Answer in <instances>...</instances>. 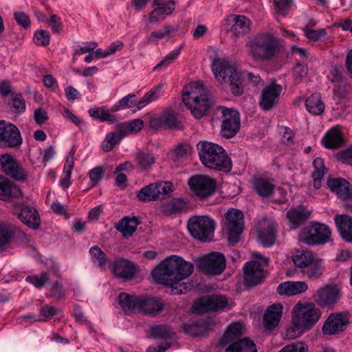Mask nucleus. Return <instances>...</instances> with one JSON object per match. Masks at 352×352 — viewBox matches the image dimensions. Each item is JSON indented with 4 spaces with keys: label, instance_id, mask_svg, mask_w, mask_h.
I'll return each instance as SVG.
<instances>
[{
    "label": "nucleus",
    "instance_id": "nucleus-30",
    "mask_svg": "<svg viewBox=\"0 0 352 352\" xmlns=\"http://www.w3.org/2000/svg\"><path fill=\"white\" fill-rule=\"evenodd\" d=\"M253 186L257 194L263 198L271 196L274 193L275 188L273 179L263 177L254 178Z\"/></svg>",
    "mask_w": 352,
    "mask_h": 352
},
{
    "label": "nucleus",
    "instance_id": "nucleus-27",
    "mask_svg": "<svg viewBox=\"0 0 352 352\" xmlns=\"http://www.w3.org/2000/svg\"><path fill=\"white\" fill-rule=\"evenodd\" d=\"M283 305L280 303H274L266 309L263 317V325L267 329L276 327L282 317Z\"/></svg>",
    "mask_w": 352,
    "mask_h": 352
},
{
    "label": "nucleus",
    "instance_id": "nucleus-35",
    "mask_svg": "<svg viewBox=\"0 0 352 352\" xmlns=\"http://www.w3.org/2000/svg\"><path fill=\"white\" fill-rule=\"evenodd\" d=\"M187 202L182 198H175L164 202L161 207V211L165 215L169 216L182 212L186 207Z\"/></svg>",
    "mask_w": 352,
    "mask_h": 352
},
{
    "label": "nucleus",
    "instance_id": "nucleus-50",
    "mask_svg": "<svg viewBox=\"0 0 352 352\" xmlns=\"http://www.w3.org/2000/svg\"><path fill=\"white\" fill-rule=\"evenodd\" d=\"M182 46L175 49L174 50L169 52L165 57H164L154 67L156 70L160 68H166L171 65L179 56L181 53Z\"/></svg>",
    "mask_w": 352,
    "mask_h": 352
},
{
    "label": "nucleus",
    "instance_id": "nucleus-49",
    "mask_svg": "<svg viewBox=\"0 0 352 352\" xmlns=\"http://www.w3.org/2000/svg\"><path fill=\"white\" fill-rule=\"evenodd\" d=\"M192 152V147L189 144H180L177 145L170 153V158L174 162L187 158Z\"/></svg>",
    "mask_w": 352,
    "mask_h": 352
},
{
    "label": "nucleus",
    "instance_id": "nucleus-31",
    "mask_svg": "<svg viewBox=\"0 0 352 352\" xmlns=\"http://www.w3.org/2000/svg\"><path fill=\"white\" fill-rule=\"evenodd\" d=\"M21 195V189L7 178L0 175V199L18 197Z\"/></svg>",
    "mask_w": 352,
    "mask_h": 352
},
{
    "label": "nucleus",
    "instance_id": "nucleus-64",
    "mask_svg": "<svg viewBox=\"0 0 352 352\" xmlns=\"http://www.w3.org/2000/svg\"><path fill=\"white\" fill-rule=\"evenodd\" d=\"M336 157L342 163L352 165V146L338 153Z\"/></svg>",
    "mask_w": 352,
    "mask_h": 352
},
{
    "label": "nucleus",
    "instance_id": "nucleus-33",
    "mask_svg": "<svg viewBox=\"0 0 352 352\" xmlns=\"http://www.w3.org/2000/svg\"><path fill=\"white\" fill-rule=\"evenodd\" d=\"M149 16V21L151 23H157L160 21L164 20L166 16L170 14L175 10V2L173 1H169L166 4H161L157 6Z\"/></svg>",
    "mask_w": 352,
    "mask_h": 352
},
{
    "label": "nucleus",
    "instance_id": "nucleus-41",
    "mask_svg": "<svg viewBox=\"0 0 352 352\" xmlns=\"http://www.w3.org/2000/svg\"><path fill=\"white\" fill-rule=\"evenodd\" d=\"M316 257L310 251L297 250L292 256V261L297 267L304 270Z\"/></svg>",
    "mask_w": 352,
    "mask_h": 352
},
{
    "label": "nucleus",
    "instance_id": "nucleus-37",
    "mask_svg": "<svg viewBox=\"0 0 352 352\" xmlns=\"http://www.w3.org/2000/svg\"><path fill=\"white\" fill-rule=\"evenodd\" d=\"M323 270L324 266L322 259L316 257L314 261L302 270V272L309 279L316 280L322 276Z\"/></svg>",
    "mask_w": 352,
    "mask_h": 352
},
{
    "label": "nucleus",
    "instance_id": "nucleus-53",
    "mask_svg": "<svg viewBox=\"0 0 352 352\" xmlns=\"http://www.w3.org/2000/svg\"><path fill=\"white\" fill-rule=\"evenodd\" d=\"M120 142V138L118 137L116 133H110L102 142V150L107 152L110 151Z\"/></svg>",
    "mask_w": 352,
    "mask_h": 352
},
{
    "label": "nucleus",
    "instance_id": "nucleus-39",
    "mask_svg": "<svg viewBox=\"0 0 352 352\" xmlns=\"http://www.w3.org/2000/svg\"><path fill=\"white\" fill-rule=\"evenodd\" d=\"M160 191L157 188V182L151 184L142 188L138 193V198L140 201H150L160 199Z\"/></svg>",
    "mask_w": 352,
    "mask_h": 352
},
{
    "label": "nucleus",
    "instance_id": "nucleus-29",
    "mask_svg": "<svg viewBox=\"0 0 352 352\" xmlns=\"http://www.w3.org/2000/svg\"><path fill=\"white\" fill-rule=\"evenodd\" d=\"M322 142L324 147L334 149L342 146L344 140L341 127L336 126L329 129L323 138Z\"/></svg>",
    "mask_w": 352,
    "mask_h": 352
},
{
    "label": "nucleus",
    "instance_id": "nucleus-17",
    "mask_svg": "<svg viewBox=\"0 0 352 352\" xmlns=\"http://www.w3.org/2000/svg\"><path fill=\"white\" fill-rule=\"evenodd\" d=\"M258 237L265 247L272 246L276 238V226L272 219H263L257 224Z\"/></svg>",
    "mask_w": 352,
    "mask_h": 352
},
{
    "label": "nucleus",
    "instance_id": "nucleus-56",
    "mask_svg": "<svg viewBox=\"0 0 352 352\" xmlns=\"http://www.w3.org/2000/svg\"><path fill=\"white\" fill-rule=\"evenodd\" d=\"M307 67L302 63H297L294 67L293 76L295 82L298 83L302 81L303 78L307 74Z\"/></svg>",
    "mask_w": 352,
    "mask_h": 352
},
{
    "label": "nucleus",
    "instance_id": "nucleus-18",
    "mask_svg": "<svg viewBox=\"0 0 352 352\" xmlns=\"http://www.w3.org/2000/svg\"><path fill=\"white\" fill-rule=\"evenodd\" d=\"M244 279L246 285L255 286L260 284L265 278L263 267L261 263L251 261L243 267Z\"/></svg>",
    "mask_w": 352,
    "mask_h": 352
},
{
    "label": "nucleus",
    "instance_id": "nucleus-8",
    "mask_svg": "<svg viewBox=\"0 0 352 352\" xmlns=\"http://www.w3.org/2000/svg\"><path fill=\"white\" fill-rule=\"evenodd\" d=\"M331 231L325 224L315 223L304 228L300 240L309 245H322L331 241Z\"/></svg>",
    "mask_w": 352,
    "mask_h": 352
},
{
    "label": "nucleus",
    "instance_id": "nucleus-6",
    "mask_svg": "<svg viewBox=\"0 0 352 352\" xmlns=\"http://www.w3.org/2000/svg\"><path fill=\"white\" fill-rule=\"evenodd\" d=\"M278 46V41L273 35L261 34L250 43V53L255 60H267L274 56Z\"/></svg>",
    "mask_w": 352,
    "mask_h": 352
},
{
    "label": "nucleus",
    "instance_id": "nucleus-43",
    "mask_svg": "<svg viewBox=\"0 0 352 352\" xmlns=\"http://www.w3.org/2000/svg\"><path fill=\"white\" fill-rule=\"evenodd\" d=\"M162 85H157L156 87L151 89L147 92L142 99L138 101L136 108L138 110L143 109L148 104L157 100L162 96Z\"/></svg>",
    "mask_w": 352,
    "mask_h": 352
},
{
    "label": "nucleus",
    "instance_id": "nucleus-45",
    "mask_svg": "<svg viewBox=\"0 0 352 352\" xmlns=\"http://www.w3.org/2000/svg\"><path fill=\"white\" fill-rule=\"evenodd\" d=\"M16 227L11 223L0 222V248L8 244L16 233Z\"/></svg>",
    "mask_w": 352,
    "mask_h": 352
},
{
    "label": "nucleus",
    "instance_id": "nucleus-14",
    "mask_svg": "<svg viewBox=\"0 0 352 352\" xmlns=\"http://www.w3.org/2000/svg\"><path fill=\"white\" fill-rule=\"evenodd\" d=\"M0 165L3 172L7 175L17 181H25L28 173L10 154H3L0 156Z\"/></svg>",
    "mask_w": 352,
    "mask_h": 352
},
{
    "label": "nucleus",
    "instance_id": "nucleus-48",
    "mask_svg": "<svg viewBox=\"0 0 352 352\" xmlns=\"http://www.w3.org/2000/svg\"><path fill=\"white\" fill-rule=\"evenodd\" d=\"M89 113L93 118L102 122L107 121L112 124L116 120V116L111 114L109 110L105 109L104 107L90 109Z\"/></svg>",
    "mask_w": 352,
    "mask_h": 352
},
{
    "label": "nucleus",
    "instance_id": "nucleus-61",
    "mask_svg": "<svg viewBox=\"0 0 352 352\" xmlns=\"http://www.w3.org/2000/svg\"><path fill=\"white\" fill-rule=\"evenodd\" d=\"M351 90V86L346 82H344L336 86L333 89V92L335 96H338V98H345L348 96Z\"/></svg>",
    "mask_w": 352,
    "mask_h": 352
},
{
    "label": "nucleus",
    "instance_id": "nucleus-26",
    "mask_svg": "<svg viewBox=\"0 0 352 352\" xmlns=\"http://www.w3.org/2000/svg\"><path fill=\"white\" fill-rule=\"evenodd\" d=\"M245 333L243 324L240 322L230 324L223 336L221 337L219 344L222 346H228L232 343L239 342L242 340L241 336Z\"/></svg>",
    "mask_w": 352,
    "mask_h": 352
},
{
    "label": "nucleus",
    "instance_id": "nucleus-55",
    "mask_svg": "<svg viewBox=\"0 0 352 352\" xmlns=\"http://www.w3.org/2000/svg\"><path fill=\"white\" fill-rule=\"evenodd\" d=\"M26 280L32 284L34 287L41 288L43 287L46 283L49 282L50 277L47 273H43L40 276H28L26 277Z\"/></svg>",
    "mask_w": 352,
    "mask_h": 352
},
{
    "label": "nucleus",
    "instance_id": "nucleus-13",
    "mask_svg": "<svg viewBox=\"0 0 352 352\" xmlns=\"http://www.w3.org/2000/svg\"><path fill=\"white\" fill-rule=\"evenodd\" d=\"M22 144L19 129L13 124L0 120V144L3 147L16 148Z\"/></svg>",
    "mask_w": 352,
    "mask_h": 352
},
{
    "label": "nucleus",
    "instance_id": "nucleus-20",
    "mask_svg": "<svg viewBox=\"0 0 352 352\" xmlns=\"http://www.w3.org/2000/svg\"><path fill=\"white\" fill-rule=\"evenodd\" d=\"M227 24L230 25L229 32L232 37L243 36L250 30V20L243 15L232 14L226 20Z\"/></svg>",
    "mask_w": 352,
    "mask_h": 352
},
{
    "label": "nucleus",
    "instance_id": "nucleus-60",
    "mask_svg": "<svg viewBox=\"0 0 352 352\" xmlns=\"http://www.w3.org/2000/svg\"><path fill=\"white\" fill-rule=\"evenodd\" d=\"M34 38L35 43L38 45L47 46L50 43V34L46 30L36 31Z\"/></svg>",
    "mask_w": 352,
    "mask_h": 352
},
{
    "label": "nucleus",
    "instance_id": "nucleus-59",
    "mask_svg": "<svg viewBox=\"0 0 352 352\" xmlns=\"http://www.w3.org/2000/svg\"><path fill=\"white\" fill-rule=\"evenodd\" d=\"M157 184L161 196L160 199L166 198L173 191V184L171 182H157Z\"/></svg>",
    "mask_w": 352,
    "mask_h": 352
},
{
    "label": "nucleus",
    "instance_id": "nucleus-4",
    "mask_svg": "<svg viewBox=\"0 0 352 352\" xmlns=\"http://www.w3.org/2000/svg\"><path fill=\"white\" fill-rule=\"evenodd\" d=\"M197 149L200 160L206 167L226 173L231 170L232 161L222 146L210 142H200Z\"/></svg>",
    "mask_w": 352,
    "mask_h": 352
},
{
    "label": "nucleus",
    "instance_id": "nucleus-63",
    "mask_svg": "<svg viewBox=\"0 0 352 352\" xmlns=\"http://www.w3.org/2000/svg\"><path fill=\"white\" fill-rule=\"evenodd\" d=\"M307 346L300 342L284 346L279 352H307Z\"/></svg>",
    "mask_w": 352,
    "mask_h": 352
},
{
    "label": "nucleus",
    "instance_id": "nucleus-58",
    "mask_svg": "<svg viewBox=\"0 0 352 352\" xmlns=\"http://www.w3.org/2000/svg\"><path fill=\"white\" fill-rule=\"evenodd\" d=\"M65 293L61 283L56 281L52 285L50 296L55 300L58 301L65 297Z\"/></svg>",
    "mask_w": 352,
    "mask_h": 352
},
{
    "label": "nucleus",
    "instance_id": "nucleus-15",
    "mask_svg": "<svg viewBox=\"0 0 352 352\" xmlns=\"http://www.w3.org/2000/svg\"><path fill=\"white\" fill-rule=\"evenodd\" d=\"M228 303V298L224 296L210 295L201 298L192 308L195 313H204L222 309L227 306Z\"/></svg>",
    "mask_w": 352,
    "mask_h": 352
},
{
    "label": "nucleus",
    "instance_id": "nucleus-19",
    "mask_svg": "<svg viewBox=\"0 0 352 352\" xmlns=\"http://www.w3.org/2000/svg\"><path fill=\"white\" fill-rule=\"evenodd\" d=\"M282 91V86L272 82L263 88L259 104L263 110H270L274 107Z\"/></svg>",
    "mask_w": 352,
    "mask_h": 352
},
{
    "label": "nucleus",
    "instance_id": "nucleus-52",
    "mask_svg": "<svg viewBox=\"0 0 352 352\" xmlns=\"http://www.w3.org/2000/svg\"><path fill=\"white\" fill-rule=\"evenodd\" d=\"M58 314V309L50 305H45L40 310L39 318L35 321L45 322Z\"/></svg>",
    "mask_w": 352,
    "mask_h": 352
},
{
    "label": "nucleus",
    "instance_id": "nucleus-38",
    "mask_svg": "<svg viewBox=\"0 0 352 352\" xmlns=\"http://www.w3.org/2000/svg\"><path fill=\"white\" fill-rule=\"evenodd\" d=\"M226 352H257L255 343L248 338H243L239 342L230 344Z\"/></svg>",
    "mask_w": 352,
    "mask_h": 352
},
{
    "label": "nucleus",
    "instance_id": "nucleus-10",
    "mask_svg": "<svg viewBox=\"0 0 352 352\" xmlns=\"http://www.w3.org/2000/svg\"><path fill=\"white\" fill-rule=\"evenodd\" d=\"M188 184L190 190L201 199L210 197L217 188V182L214 179L202 175L191 177Z\"/></svg>",
    "mask_w": 352,
    "mask_h": 352
},
{
    "label": "nucleus",
    "instance_id": "nucleus-21",
    "mask_svg": "<svg viewBox=\"0 0 352 352\" xmlns=\"http://www.w3.org/2000/svg\"><path fill=\"white\" fill-rule=\"evenodd\" d=\"M13 213L24 224L32 229H37L40 226L39 214L36 210L32 207L21 205L14 208Z\"/></svg>",
    "mask_w": 352,
    "mask_h": 352
},
{
    "label": "nucleus",
    "instance_id": "nucleus-34",
    "mask_svg": "<svg viewBox=\"0 0 352 352\" xmlns=\"http://www.w3.org/2000/svg\"><path fill=\"white\" fill-rule=\"evenodd\" d=\"M310 212L302 207L292 208L287 212V218L292 225V228H296L309 219Z\"/></svg>",
    "mask_w": 352,
    "mask_h": 352
},
{
    "label": "nucleus",
    "instance_id": "nucleus-1",
    "mask_svg": "<svg viewBox=\"0 0 352 352\" xmlns=\"http://www.w3.org/2000/svg\"><path fill=\"white\" fill-rule=\"evenodd\" d=\"M193 269L190 262L173 255L162 261L152 271V275L157 283L168 286L170 292L177 295L185 293L190 288V285L183 280L192 274Z\"/></svg>",
    "mask_w": 352,
    "mask_h": 352
},
{
    "label": "nucleus",
    "instance_id": "nucleus-5",
    "mask_svg": "<svg viewBox=\"0 0 352 352\" xmlns=\"http://www.w3.org/2000/svg\"><path fill=\"white\" fill-rule=\"evenodd\" d=\"M212 72L217 80L229 86L234 96L243 93L241 74L228 60L216 58L212 64Z\"/></svg>",
    "mask_w": 352,
    "mask_h": 352
},
{
    "label": "nucleus",
    "instance_id": "nucleus-40",
    "mask_svg": "<svg viewBox=\"0 0 352 352\" xmlns=\"http://www.w3.org/2000/svg\"><path fill=\"white\" fill-rule=\"evenodd\" d=\"M178 28L170 24L164 25L160 30L152 32L147 37L148 43L157 44L160 40L166 37H170V34L176 32Z\"/></svg>",
    "mask_w": 352,
    "mask_h": 352
},
{
    "label": "nucleus",
    "instance_id": "nucleus-11",
    "mask_svg": "<svg viewBox=\"0 0 352 352\" xmlns=\"http://www.w3.org/2000/svg\"><path fill=\"white\" fill-rule=\"evenodd\" d=\"M222 115L221 133L223 137L231 138L234 137L240 128V118L237 111L225 107H219Z\"/></svg>",
    "mask_w": 352,
    "mask_h": 352
},
{
    "label": "nucleus",
    "instance_id": "nucleus-54",
    "mask_svg": "<svg viewBox=\"0 0 352 352\" xmlns=\"http://www.w3.org/2000/svg\"><path fill=\"white\" fill-rule=\"evenodd\" d=\"M313 165L315 170L312 173V177L322 179L327 172V168L324 167L323 160L320 157L315 159Z\"/></svg>",
    "mask_w": 352,
    "mask_h": 352
},
{
    "label": "nucleus",
    "instance_id": "nucleus-42",
    "mask_svg": "<svg viewBox=\"0 0 352 352\" xmlns=\"http://www.w3.org/2000/svg\"><path fill=\"white\" fill-rule=\"evenodd\" d=\"M140 297L122 292L119 295V304L125 311H132L134 309L138 310Z\"/></svg>",
    "mask_w": 352,
    "mask_h": 352
},
{
    "label": "nucleus",
    "instance_id": "nucleus-24",
    "mask_svg": "<svg viewBox=\"0 0 352 352\" xmlns=\"http://www.w3.org/2000/svg\"><path fill=\"white\" fill-rule=\"evenodd\" d=\"M113 274L119 278L130 280L133 278L135 272L134 264L127 259L116 258L112 264Z\"/></svg>",
    "mask_w": 352,
    "mask_h": 352
},
{
    "label": "nucleus",
    "instance_id": "nucleus-62",
    "mask_svg": "<svg viewBox=\"0 0 352 352\" xmlns=\"http://www.w3.org/2000/svg\"><path fill=\"white\" fill-rule=\"evenodd\" d=\"M274 2L277 11L283 15L287 13L293 4L292 0H274Z\"/></svg>",
    "mask_w": 352,
    "mask_h": 352
},
{
    "label": "nucleus",
    "instance_id": "nucleus-3",
    "mask_svg": "<svg viewBox=\"0 0 352 352\" xmlns=\"http://www.w3.org/2000/svg\"><path fill=\"white\" fill-rule=\"evenodd\" d=\"M182 101L197 119L206 115L214 102L208 89L199 82H192L184 87Z\"/></svg>",
    "mask_w": 352,
    "mask_h": 352
},
{
    "label": "nucleus",
    "instance_id": "nucleus-7",
    "mask_svg": "<svg viewBox=\"0 0 352 352\" xmlns=\"http://www.w3.org/2000/svg\"><path fill=\"white\" fill-rule=\"evenodd\" d=\"M187 227L195 239L206 241L214 232L215 222L208 216H195L188 219Z\"/></svg>",
    "mask_w": 352,
    "mask_h": 352
},
{
    "label": "nucleus",
    "instance_id": "nucleus-46",
    "mask_svg": "<svg viewBox=\"0 0 352 352\" xmlns=\"http://www.w3.org/2000/svg\"><path fill=\"white\" fill-rule=\"evenodd\" d=\"M89 254L94 263L102 270L106 269L109 259L101 248L98 245H94L90 248Z\"/></svg>",
    "mask_w": 352,
    "mask_h": 352
},
{
    "label": "nucleus",
    "instance_id": "nucleus-22",
    "mask_svg": "<svg viewBox=\"0 0 352 352\" xmlns=\"http://www.w3.org/2000/svg\"><path fill=\"white\" fill-rule=\"evenodd\" d=\"M138 302V311L151 316H157L165 307L163 300L159 297L142 296Z\"/></svg>",
    "mask_w": 352,
    "mask_h": 352
},
{
    "label": "nucleus",
    "instance_id": "nucleus-57",
    "mask_svg": "<svg viewBox=\"0 0 352 352\" xmlns=\"http://www.w3.org/2000/svg\"><path fill=\"white\" fill-rule=\"evenodd\" d=\"M165 127L179 129V124L177 122L176 116L171 111H165L162 113Z\"/></svg>",
    "mask_w": 352,
    "mask_h": 352
},
{
    "label": "nucleus",
    "instance_id": "nucleus-47",
    "mask_svg": "<svg viewBox=\"0 0 352 352\" xmlns=\"http://www.w3.org/2000/svg\"><path fill=\"white\" fill-rule=\"evenodd\" d=\"M149 333L152 338L159 340H168L173 336L170 327L163 324L151 326Z\"/></svg>",
    "mask_w": 352,
    "mask_h": 352
},
{
    "label": "nucleus",
    "instance_id": "nucleus-16",
    "mask_svg": "<svg viewBox=\"0 0 352 352\" xmlns=\"http://www.w3.org/2000/svg\"><path fill=\"white\" fill-rule=\"evenodd\" d=\"M349 322L346 314H331L323 324L322 332L327 336L338 334L346 329Z\"/></svg>",
    "mask_w": 352,
    "mask_h": 352
},
{
    "label": "nucleus",
    "instance_id": "nucleus-28",
    "mask_svg": "<svg viewBox=\"0 0 352 352\" xmlns=\"http://www.w3.org/2000/svg\"><path fill=\"white\" fill-rule=\"evenodd\" d=\"M335 223L342 239L352 243V217L347 214L336 215Z\"/></svg>",
    "mask_w": 352,
    "mask_h": 352
},
{
    "label": "nucleus",
    "instance_id": "nucleus-9",
    "mask_svg": "<svg viewBox=\"0 0 352 352\" xmlns=\"http://www.w3.org/2000/svg\"><path fill=\"white\" fill-rule=\"evenodd\" d=\"M225 226L228 230V240L230 243L239 242L243 230V214L234 208L228 210L225 214Z\"/></svg>",
    "mask_w": 352,
    "mask_h": 352
},
{
    "label": "nucleus",
    "instance_id": "nucleus-25",
    "mask_svg": "<svg viewBox=\"0 0 352 352\" xmlns=\"http://www.w3.org/2000/svg\"><path fill=\"white\" fill-rule=\"evenodd\" d=\"M338 296L336 287L326 285L318 289L313 295V298L319 305L325 307L335 303L338 299Z\"/></svg>",
    "mask_w": 352,
    "mask_h": 352
},
{
    "label": "nucleus",
    "instance_id": "nucleus-2",
    "mask_svg": "<svg viewBox=\"0 0 352 352\" xmlns=\"http://www.w3.org/2000/svg\"><path fill=\"white\" fill-rule=\"evenodd\" d=\"M320 317L321 311L314 303L299 301L292 309V327L287 330V337L289 339L300 337L309 331Z\"/></svg>",
    "mask_w": 352,
    "mask_h": 352
},
{
    "label": "nucleus",
    "instance_id": "nucleus-32",
    "mask_svg": "<svg viewBox=\"0 0 352 352\" xmlns=\"http://www.w3.org/2000/svg\"><path fill=\"white\" fill-rule=\"evenodd\" d=\"M139 223L140 221L136 217H125L116 225V228L122 233L124 238L128 239L135 232Z\"/></svg>",
    "mask_w": 352,
    "mask_h": 352
},
{
    "label": "nucleus",
    "instance_id": "nucleus-51",
    "mask_svg": "<svg viewBox=\"0 0 352 352\" xmlns=\"http://www.w3.org/2000/svg\"><path fill=\"white\" fill-rule=\"evenodd\" d=\"M184 331L192 336H204L206 333V327L203 324H186L184 325Z\"/></svg>",
    "mask_w": 352,
    "mask_h": 352
},
{
    "label": "nucleus",
    "instance_id": "nucleus-23",
    "mask_svg": "<svg viewBox=\"0 0 352 352\" xmlns=\"http://www.w3.org/2000/svg\"><path fill=\"white\" fill-rule=\"evenodd\" d=\"M327 185L331 191L343 200L344 203H346L352 193V186L351 184L341 177L329 178Z\"/></svg>",
    "mask_w": 352,
    "mask_h": 352
},
{
    "label": "nucleus",
    "instance_id": "nucleus-36",
    "mask_svg": "<svg viewBox=\"0 0 352 352\" xmlns=\"http://www.w3.org/2000/svg\"><path fill=\"white\" fill-rule=\"evenodd\" d=\"M307 111L313 115H320L324 112V104L319 93H314L308 97L305 101Z\"/></svg>",
    "mask_w": 352,
    "mask_h": 352
},
{
    "label": "nucleus",
    "instance_id": "nucleus-44",
    "mask_svg": "<svg viewBox=\"0 0 352 352\" xmlns=\"http://www.w3.org/2000/svg\"><path fill=\"white\" fill-rule=\"evenodd\" d=\"M135 160L138 167L142 170L150 169L155 162L154 155L148 151L138 152L135 155Z\"/></svg>",
    "mask_w": 352,
    "mask_h": 352
},
{
    "label": "nucleus",
    "instance_id": "nucleus-12",
    "mask_svg": "<svg viewBox=\"0 0 352 352\" xmlns=\"http://www.w3.org/2000/svg\"><path fill=\"white\" fill-rule=\"evenodd\" d=\"M197 265L206 274H220L226 268V258L221 253L212 252L199 258Z\"/></svg>",
    "mask_w": 352,
    "mask_h": 352
}]
</instances>
